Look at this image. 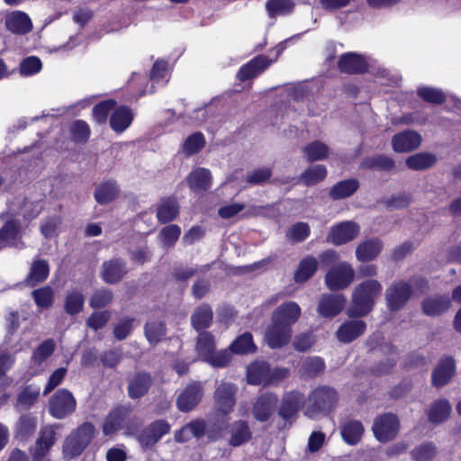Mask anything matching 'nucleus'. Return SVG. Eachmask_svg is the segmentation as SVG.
<instances>
[{"label": "nucleus", "instance_id": "obj_36", "mask_svg": "<svg viewBox=\"0 0 461 461\" xmlns=\"http://www.w3.org/2000/svg\"><path fill=\"white\" fill-rule=\"evenodd\" d=\"M364 433V427L360 421L349 420L341 428V436L348 445L357 444Z\"/></svg>", "mask_w": 461, "mask_h": 461}, {"label": "nucleus", "instance_id": "obj_31", "mask_svg": "<svg viewBox=\"0 0 461 461\" xmlns=\"http://www.w3.org/2000/svg\"><path fill=\"white\" fill-rule=\"evenodd\" d=\"M451 305L447 295H437L426 298L422 303L423 312L429 316H436L446 312Z\"/></svg>", "mask_w": 461, "mask_h": 461}, {"label": "nucleus", "instance_id": "obj_40", "mask_svg": "<svg viewBox=\"0 0 461 461\" xmlns=\"http://www.w3.org/2000/svg\"><path fill=\"white\" fill-rule=\"evenodd\" d=\"M179 208L176 200L167 198L161 202L157 209V218L160 223L173 221L178 214Z\"/></svg>", "mask_w": 461, "mask_h": 461}, {"label": "nucleus", "instance_id": "obj_6", "mask_svg": "<svg viewBox=\"0 0 461 461\" xmlns=\"http://www.w3.org/2000/svg\"><path fill=\"white\" fill-rule=\"evenodd\" d=\"M76 405L77 402L72 393L67 389H60L51 397L49 411L53 417L63 419L75 411Z\"/></svg>", "mask_w": 461, "mask_h": 461}, {"label": "nucleus", "instance_id": "obj_50", "mask_svg": "<svg viewBox=\"0 0 461 461\" xmlns=\"http://www.w3.org/2000/svg\"><path fill=\"white\" fill-rule=\"evenodd\" d=\"M215 348L214 337L209 332H201L196 341V350L198 354L205 360Z\"/></svg>", "mask_w": 461, "mask_h": 461}, {"label": "nucleus", "instance_id": "obj_55", "mask_svg": "<svg viewBox=\"0 0 461 461\" xmlns=\"http://www.w3.org/2000/svg\"><path fill=\"white\" fill-rule=\"evenodd\" d=\"M418 95L425 102L437 104H442L446 99L444 93L440 89L429 86L420 87Z\"/></svg>", "mask_w": 461, "mask_h": 461}, {"label": "nucleus", "instance_id": "obj_8", "mask_svg": "<svg viewBox=\"0 0 461 461\" xmlns=\"http://www.w3.org/2000/svg\"><path fill=\"white\" fill-rule=\"evenodd\" d=\"M56 349V342L48 339L38 345L32 351L30 360V372L32 375L42 374L47 366V360Z\"/></svg>", "mask_w": 461, "mask_h": 461}, {"label": "nucleus", "instance_id": "obj_26", "mask_svg": "<svg viewBox=\"0 0 461 461\" xmlns=\"http://www.w3.org/2000/svg\"><path fill=\"white\" fill-rule=\"evenodd\" d=\"M56 442V431L52 426L43 427L39 434L36 446L31 450L32 455L46 456Z\"/></svg>", "mask_w": 461, "mask_h": 461}, {"label": "nucleus", "instance_id": "obj_32", "mask_svg": "<svg viewBox=\"0 0 461 461\" xmlns=\"http://www.w3.org/2000/svg\"><path fill=\"white\" fill-rule=\"evenodd\" d=\"M230 445L239 447L250 440L252 433L249 424L244 420H238L231 424Z\"/></svg>", "mask_w": 461, "mask_h": 461}, {"label": "nucleus", "instance_id": "obj_54", "mask_svg": "<svg viewBox=\"0 0 461 461\" xmlns=\"http://www.w3.org/2000/svg\"><path fill=\"white\" fill-rule=\"evenodd\" d=\"M205 145L204 136L201 132H195L185 140L182 146L183 152L191 156L199 152Z\"/></svg>", "mask_w": 461, "mask_h": 461}, {"label": "nucleus", "instance_id": "obj_35", "mask_svg": "<svg viewBox=\"0 0 461 461\" xmlns=\"http://www.w3.org/2000/svg\"><path fill=\"white\" fill-rule=\"evenodd\" d=\"M49 273L50 267L48 262L42 259H36L32 262L30 273L25 281L28 285L34 286L46 280L49 276Z\"/></svg>", "mask_w": 461, "mask_h": 461}, {"label": "nucleus", "instance_id": "obj_42", "mask_svg": "<svg viewBox=\"0 0 461 461\" xmlns=\"http://www.w3.org/2000/svg\"><path fill=\"white\" fill-rule=\"evenodd\" d=\"M451 405L447 400H438L432 403L428 416L429 421L441 423L446 420L451 413Z\"/></svg>", "mask_w": 461, "mask_h": 461}, {"label": "nucleus", "instance_id": "obj_16", "mask_svg": "<svg viewBox=\"0 0 461 461\" xmlns=\"http://www.w3.org/2000/svg\"><path fill=\"white\" fill-rule=\"evenodd\" d=\"M346 298L342 294H323L319 302L318 312L324 318L338 315L345 307Z\"/></svg>", "mask_w": 461, "mask_h": 461}, {"label": "nucleus", "instance_id": "obj_20", "mask_svg": "<svg viewBox=\"0 0 461 461\" xmlns=\"http://www.w3.org/2000/svg\"><path fill=\"white\" fill-rule=\"evenodd\" d=\"M301 315V308L295 302H287L279 305L272 314V321L290 326L297 321Z\"/></svg>", "mask_w": 461, "mask_h": 461}, {"label": "nucleus", "instance_id": "obj_24", "mask_svg": "<svg viewBox=\"0 0 461 461\" xmlns=\"http://www.w3.org/2000/svg\"><path fill=\"white\" fill-rule=\"evenodd\" d=\"M206 430V423L201 419H196L183 426L175 432V440L178 443L189 441L192 438H202Z\"/></svg>", "mask_w": 461, "mask_h": 461}, {"label": "nucleus", "instance_id": "obj_53", "mask_svg": "<svg viewBox=\"0 0 461 461\" xmlns=\"http://www.w3.org/2000/svg\"><path fill=\"white\" fill-rule=\"evenodd\" d=\"M181 234V229L176 224H170L164 227L159 234L158 239L160 240L164 248L173 247Z\"/></svg>", "mask_w": 461, "mask_h": 461}, {"label": "nucleus", "instance_id": "obj_58", "mask_svg": "<svg viewBox=\"0 0 461 461\" xmlns=\"http://www.w3.org/2000/svg\"><path fill=\"white\" fill-rule=\"evenodd\" d=\"M32 296L40 308H49L53 303V290L50 286L34 290Z\"/></svg>", "mask_w": 461, "mask_h": 461}, {"label": "nucleus", "instance_id": "obj_17", "mask_svg": "<svg viewBox=\"0 0 461 461\" xmlns=\"http://www.w3.org/2000/svg\"><path fill=\"white\" fill-rule=\"evenodd\" d=\"M277 402V396L274 393L258 396L252 408L254 418L261 422L267 421L274 413Z\"/></svg>", "mask_w": 461, "mask_h": 461}, {"label": "nucleus", "instance_id": "obj_64", "mask_svg": "<svg viewBox=\"0 0 461 461\" xmlns=\"http://www.w3.org/2000/svg\"><path fill=\"white\" fill-rule=\"evenodd\" d=\"M436 455V448L430 443H425L412 450L415 461H429Z\"/></svg>", "mask_w": 461, "mask_h": 461}, {"label": "nucleus", "instance_id": "obj_34", "mask_svg": "<svg viewBox=\"0 0 461 461\" xmlns=\"http://www.w3.org/2000/svg\"><path fill=\"white\" fill-rule=\"evenodd\" d=\"M382 250V243L376 239L368 240L359 244L356 250V256L360 261H371L375 259Z\"/></svg>", "mask_w": 461, "mask_h": 461}, {"label": "nucleus", "instance_id": "obj_45", "mask_svg": "<svg viewBox=\"0 0 461 461\" xmlns=\"http://www.w3.org/2000/svg\"><path fill=\"white\" fill-rule=\"evenodd\" d=\"M42 208L43 206L41 202H33L24 199L19 208V212H16L14 208H10L7 214L14 212L16 213V218L20 219L19 216L22 215L23 219L30 221L36 218L41 212Z\"/></svg>", "mask_w": 461, "mask_h": 461}, {"label": "nucleus", "instance_id": "obj_1", "mask_svg": "<svg viewBox=\"0 0 461 461\" xmlns=\"http://www.w3.org/2000/svg\"><path fill=\"white\" fill-rule=\"evenodd\" d=\"M382 285L374 279L359 284L352 295V302L347 313L349 317H361L366 315L373 308L375 299L381 294Z\"/></svg>", "mask_w": 461, "mask_h": 461}, {"label": "nucleus", "instance_id": "obj_60", "mask_svg": "<svg viewBox=\"0 0 461 461\" xmlns=\"http://www.w3.org/2000/svg\"><path fill=\"white\" fill-rule=\"evenodd\" d=\"M114 105L115 102L113 100H106L96 104L93 109V117L95 122L98 123L104 122Z\"/></svg>", "mask_w": 461, "mask_h": 461}, {"label": "nucleus", "instance_id": "obj_23", "mask_svg": "<svg viewBox=\"0 0 461 461\" xmlns=\"http://www.w3.org/2000/svg\"><path fill=\"white\" fill-rule=\"evenodd\" d=\"M5 26L15 34H26L32 29V23L25 13L14 11L5 16Z\"/></svg>", "mask_w": 461, "mask_h": 461}, {"label": "nucleus", "instance_id": "obj_46", "mask_svg": "<svg viewBox=\"0 0 461 461\" xmlns=\"http://www.w3.org/2000/svg\"><path fill=\"white\" fill-rule=\"evenodd\" d=\"M318 265V260L312 256H308L305 258H303L300 262L299 267L296 270L294 276L295 281L301 283L308 280L316 272Z\"/></svg>", "mask_w": 461, "mask_h": 461}, {"label": "nucleus", "instance_id": "obj_47", "mask_svg": "<svg viewBox=\"0 0 461 461\" xmlns=\"http://www.w3.org/2000/svg\"><path fill=\"white\" fill-rule=\"evenodd\" d=\"M256 349L252 334L249 332L241 334L230 345V350L236 354L253 353Z\"/></svg>", "mask_w": 461, "mask_h": 461}, {"label": "nucleus", "instance_id": "obj_22", "mask_svg": "<svg viewBox=\"0 0 461 461\" xmlns=\"http://www.w3.org/2000/svg\"><path fill=\"white\" fill-rule=\"evenodd\" d=\"M456 372V362L452 357H446L435 367L432 374V384L436 387L447 384Z\"/></svg>", "mask_w": 461, "mask_h": 461}, {"label": "nucleus", "instance_id": "obj_3", "mask_svg": "<svg viewBox=\"0 0 461 461\" xmlns=\"http://www.w3.org/2000/svg\"><path fill=\"white\" fill-rule=\"evenodd\" d=\"M338 402V393L332 387L322 385L313 389L308 398L304 415L315 419L318 415L329 412Z\"/></svg>", "mask_w": 461, "mask_h": 461}, {"label": "nucleus", "instance_id": "obj_44", "mask_svg": "<svg viewBox=\"0 0 461 461\" xmlns=\"http://www.w3.org/2000/svg\"><path fill=\"white\" fill-rule=\"evenodd\" d=\"M125 411L123 409H115L106 417L103 432L105 436H110L119 430L123 424Z\"/></svg>", "mask_w": 461, "mask_h": 461}, {"label": "nucleus", "instance_id": "obj_51", "mask_svg": "<svg viewBox=\"0 0 461 461\" xmlns=\"http://www.w3.org/2000/svg\"><path fill=\"white\" fill-rule=\"evenodd\" d=\"M84 303L83 294L77 290H73L67 294L65 311L70 315H75L82 311Z\"/></svg>", "mask_w": 461, "mask_h": 461}, {"label": "nucleus", "instance_id": "obj_29", "mask_svg": "<svg viewBox=\"0 0 461 461\" xmlns=\"http://www.w3.org/2000/svg\"><path fill=\"white\" fill-rule=\"evenodd\" d=\"M188 185L194 192H204L211 187L212 176L209 169L199 167L192 171L187 177Z\"/></svg>", "mask_w": 461, "mask_h": 461}, {"label": "nucleus", "instance_id": "obj_49", "mask_svg": "<svg viewBox=\"0 0 461 461\" xmlns=\"http://www.w3.org/2000/svg\"><path fill=\"white\" fill-rule=\"evenodd\" d=\"M294 6L293 0H268L266 4V10L270 18H275L277 15L290 14Z\"/></svg>", "mask_w": 461, "mask_h": 461}, {"label": "nucleus", "instance_id": "obj_59", "mask_svg": "<svg viewBox=\"0 0 461 461\" xmlns=\"http://www.w3.org/2000/svg\"><path fill=\"white\" fill-rule=\"evenodd\" d=\"M113 293L108 289H99L95 291L90 298L89 304L92 308H102L108 305L113 301Z\"/></svg>", "mask_w": 461, "mask_h": 461}, {"label": "nucleus", "instance_id": "obj_21", "mask_svg": "<svg viewBox=\"0 0 461 461\" xmlns=\"http://www.w3.org/2000/svg\"><path fill=\"white\" fill-rule=\"evenodd\" d=\"M421 136L414 131H404L393 136L392 146L396 152H410L420 147Z\"/></svg>", "mask_w": 461, "mask_h": 461}, {"label": "nucleus", "instance_id": "obj_7", "mask_svg": "<svg viewBox=\"0 0 461 461\" xmlns=\"http://www.w3.org/2000/svg\"><path fill=\"white\" fill-rule=\"evenodd\" d=\"M399 420L393 413H385L377 417L373 424V432L380 442H387L395 438L399 431Z\"/></svg>", "mask_w": 461, "mask_h": 461}, {"label": "nucleus", "instance_id": "obj_62", "mask_svg": "<svg viewBox=\"0 0 461 461\" xmlns=\"http://www.w3.org/2000/svg\"><path fill=\"white\" fill-rule=\"evenodd\" d=\"M70 131L73 140L77 142L86 141L90 135V129L88 125L81 120L74 122L71 125Z\"/></svg>", "mask_w": 461, "mask_h": 461}, {"label": "nucleus", "instance_id": "obj_10", "mask_svg": "<svg viewBox=\"0 0 461 461\" xmlns=\"http://www.w3.org/2000/svg\"><path fill=\"white\" fill-rule=\"evenodd\" d=\"M6 217L5 224L0 229V249L5 247H19L21 238V222L16 218V213H5L2 217Z\"/></svg>", "mask_w": 461, "mask_h": 461}, {"label": "nucleus", "instance_id": "obj_19", "mask_svg": "<svg viewBox=\"0 0 461 461\" xmlns=\"http://www.w3.org/2000/svg\"><path fill=\"white\" fill-rule=\"evenodd\" d=\"M272 62L273 60L268 59L267 57L258 55L240 68L237 77L240 81L256 77L263 73Z\"/></svg>", "mask_w": 461, "mask_h": 461}, {"label": "nucleus", "instance_id": "obj_52", "mask_svg": "<svg viewBox=\"0 0 461 461\" xmlns=\"http://www.w3.org/2000/svg\"><path fill=\"white\" fill-rule=\"evenodd\" d=\"M326 176V167L323 165H315L307 168L301 178L306 185H313L323 180Z\"/></svg>", "mask_w": 461, "mask_h": 461}, {"label": "nucleus", "instance_id": "obj_13", "mask_svg": "<svg viewBox=\"0 0 461 461\" xmlns=\"http://www.w3.org/2000/svg\"><path fill=\"white\" fill-rule=\"evenodd\" d=\"M291 337L292 328L290 326L272 321L266 330L265 341L271 348H280L290 341Z\"/></svg>", "mask_w": 461, "mask_h": 461}, {"label": "nucleus", "instance_id": "obj_33", "mask_svg": "<svg viewBox=\"0 0 461 461\" xmlns=\"http://www.w3.org/2000/svg\"><path fill=\"white\" fill-rule=\"evenodd\" d=\"M133 115L126 106H120L114 110L110 118V126L116 132L124 131L131 123Z\"/></svg>", "mask_w": 461, "mask_h": 461}, {"label": "nucleus", "instance_id": "obj_5", "mask_svg": "<svg viewBox=\"0 0 461 461\" xmlns=\"http://www.w3.org/2000/svg\"><path fill=\"white\" fill-rule=\"evenodd\" d=\"M171 425L163 419L149 423L137 435V440L143 448L153 447L165 435L168 434Z\"/></svg>", "mask_w": 461, "mask_h": 461}, {"label": "nucleus", "instance_id": "obj_61", "mask_svg": "<svg viewBox=\"0 0 461 461\" xmlns=\"http://www.w3.org/2000/svg\"><path fill=\"white\" fill-rule=\"evenodd\" d=\"M167 62L163 60L156 61L150 72V79L153 83L165 85L167 82Z\"/></svg>", "mask_w": 461, "mask_h": 461}, {"label": "nucleus", "instance_id": "obj_27", "mask_svg": "<svg viewBox=\"0 0 461 461\" xmlns=\"http://www.w3.org/2000/svg\"><path fill=\"white\" fill-rule=\"evenodd\" d=\"M339 68L348 74L362 73L366 69V62L360 55L347 53L340 57Z\"/></svg>", "mask_w": 461, "mask_h": 461}, {"label": "nucleus", "instance_id": "obj_12", "mask_svg": "<svg viewBox=\"0 0 461 461\" xmlns=\"http://www.w3.org/2000/svg\"><path fill=\"white\" fill-rule=\"evenodd\" d=\"M237 386L231 383L221 382L214 392L216 410L222 414L232 411L236 402Z\"/></svg>", "mask_w": 461, "mask_h": 461}, {"label": "nucleus", "instance_id": "obj_15", "mask_svg": "<svg viewBox=\"0 0 461 461\" xmlns=\"http://www.w3.org/2000/svg\"><path fill=\"white\" fill-rule=\"evenodd\" d=\"M304 402L303 393L298 391L288 392L282 398L278 414L282 419L288 420L295 416Z\"/></svg>", "mask_w": 461, "mask_h": 461}, {"label": "nucleus", "instance_id": "obj_4", "mask_svg": "<svg viewBox=\"0 0 461 461\" xmlns=\"http://www.w3.org/2000/svg\"><path fill=\"white\" fill-rule=\"evenodd\" d=\"M354 279V270L347 262L333 266L326 274L325 283L331 291L342 290L348 287Z\"/></svg>", "mask_w": 461, "mask_h": 461}, {"label": "nucleus", "instance_id": "obj_25", "mask_svg": "<svg viewBox=\"0 0 461 461\" xmlns=\"http://www.w3.org/2000/svg\"><path fill=\"white\" fill-rule=\"evenodd\" d=\"M126 273V264L123 260L119 258L106 261L102 266L101 276L107 284L119 282Z\"/></svg>", "mask_w": 461, "mask_h": 461}, {"label": "nucleus", "instance_id": "obj_56", "mask_svg": "<svg viewBox=\"0 0 461 461\" xmlns=\"http://www.w3.org/2000/svg\"><path fill=\"white\" fill-rule=\"evenodd\" d=\"M364 168H378L381 170H389L393 167V160L386 156H376L368 158L361 164Z\"/></svg>", "mask_w": 461, "mask_h": 461}, {"label": "nucleus", "instance_id": "obj_30", "mask_svg": "<svg viewBox=\"0 0 461 461\" xmlns=\"http://www.w3.org/2000/svg\"><path fill=\"white\" fill-rule=\"evenodd\" d=\"M270 366L267 362H254L247 370L248 382L251 384H269Z\"/></svg>", "mask_w": 461, "mask_h": 461}, {"label": "nucleus", "instance_id": "obj_63", "mask_svg": "<svg viewBox=\"0 0 461 461\" xmlns=\"http://www.w3.org/2000/svg\"><path fill=\"white\" fill-rule=\"evenodd\" d=\"M310 234V227L305 222L294 224L287 232V237L295 242L304 240Z\"/></svg>", "mask_w": 461, "mask_h": 461}, {"label": "nucleus", "instance_id": "obj_11", "mask_svg": "<svg viewBox=\"0 0 461 461\" xmlns=\"http://www.w3.org/2000/svg\"><path fill=\"white\" fill-rule=\"evenodd\" d=\"M203 396V386L201 382L188 384L176 399V407L180 411H192Z\"/></svg>", "mask_w": 461, "mask_h": 461}, {"label": "nucleus", "instance_id": "obj_28", "mask_svg": "<svg viewBox=\"0 0 461 461\" xmlns=\"http://www.w3.org/2000/svg\"><path fill=\"white\" fill-rule=\"evenodd\" d=\"M151 376L148 373H138L130 381L128 384L129 396L131 399H138L143 396L149 391L151 385Z\"/></svg>", "mask_w": 461, "mask_h": 461}, {"label": "nucleus", "instance_id": "obj_14", "mask_svg": "<svg viewBox=\"0 0 461 461\" xmlns=\"http://www.w3.org/2000/svg\"><path fill=\"white\" fill-rule=\"evenodd\" d=\"M359 232V226L351 221L340 222L331 228L328 241L335 245L345 244L355 239Z\"/></svg>", "mask_w": 461, "mask_h": 461}, {"label": "nucleus", "instance_id": "obj_39", "mask_svg": "<svg viewBox=\"0 0 461 461\" xmlns=\"http://www.w3.org/2000/svg\"><path fill=\"white\" fill-rule=\"evenodd\" d=\"M358 187L359 182L357 179L343 180L331 187L330 195L336 200L344 199L352 195Z\"/></svg>", "mask_w": 461, "mask_h": 461}, {"label": "nucleus", "instance_id": "obj_43", "mask_svg": "<svg viewBox=\"0 0 461 461\" xmlns=\"http://www.w3.org/2000/svg\"><path fill=\"white\" fill-rule=\"evenodd\" d=\"M437 161L434 154L429 152H420L410 156L406 159V165L413 170H424L432 167Z\"/></svg>", "mask_w": 461, "mask_h": 461}, {"label": "nucleus", "instance_id": "obj_2", "mask_svg": "<svg viewBox=\"0 0 461 461\" xmlns=\"http://www.w3.org/2000/svg\"><path fill=\"white\" fill-rule=\"evenodd\" d=\"M96 434L95 425L86 421L73 429L64 439L62 454L70 460L78 457L90 445Z\"/></svg>", "mask_w": 461, "mask_h": 461}, {"label": "nucleus", "instance_id": "obj_37", "mask_svg": "<svg viewBox=\"0 0 461 461\" xmlns=\"http://www.w3.org/2000/svg\"><path fill=\"white\" fill-rule=\"evenodd\" d=\"M119 194V188L114 181H107L98 185L95 191V198L100 204L113 201Z\"/></svg>", "mask_w": 461, "mask_h": 461}, {"label": "nucleus", "instance_id": "obj_57", "mask_svg": "<svg viewBox=\"0 0 461 461\" xmlns=\"http://www.w3.org/2000/svg\"><path fill=\"white\" fill-rule=\"evenodd\" d=\"M40 394V388L28 385L26 386L23 392L18 395V404L23 406L25 409L30 408L38 399Z\"/></svg>", "mask_w": 461, "mask_h": 461}, {"label": "nucleus", "instance_id": "obj_9", "mask_svg": "<svg viewBox=\"0 0 461 461\" xmlns=\"http://www.w3.org/2000/svg\"><path fill=\"white\" fill-rule=\"evenodd\" d=\"M412 294L409 283L399 281L393 283L385 292V299L388 308L391 311L400 310L409 301Z\"/></svg>", "mask_w": 461, "mask_h": 461}, {"label": "nucleus", "instance_id": "obj_38", "mask_svg": "<svg viewBox=\"0 0 461 461\" xmlns=\"http://www.w3.org/2000/svg\"><path fill=\"white\" fill-rule=\"evenodd\" d=\"M192 325L200 331L210 326L212 321V310L208 304H202L192 314Z\"/></svg>", "mask_w": 461, "mask_h": 461}, {"label": "nucleus", "instance_id": "obj_41", "mask_svg": "<svg viewBox=\"0 0 461 461\" xmlns=\"http://www.w3.org/2000/svg\"><path fill=\"white\" fill-rule=\"evenodd\" d=\"M303 151L309 162H314L327 158L330 148L325 143L315 140L304 146Z\"/></svg>", "mask_w": 461, "mask_h": 461}, {"label": "nucleus", "instance_id": "obj_18", "mask_svg": "<svg viewBox=\"0 0 461 461\" xmlns=\"http://www.w3.org/2000/svg\"><path fill=\"white\" fill-rule=\"evenodd\" d=\"M366 329V324L361 320L346 321L336 331V338L339 342L348 344L360 337Z\"/></svg>", "mask_w": 461, "mask_h": 461}, {"label": "nucleus", "instance_id": "obj_48", "mask_svg": "<svg viewBox=\"0 0 461 461\" xmlns=\"http://www.w3.org/2000/svg\"><path fill=\"white\" fill-rule=\"evenodd\" d=\"M145 336L151 345H156L166 336V326L161 321H149L145 325Z\"/></svg>", "mask_w": 461, "mask_h": 461}]
</instances>
